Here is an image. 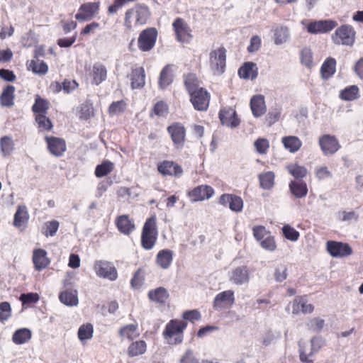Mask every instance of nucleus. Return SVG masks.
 <instances>
[{
	"instance_id": "obj_1",
	"label": "nucleus",
	"mask_w": 363,
	"mask_h": 363,
	"mask_svg": "<svg viewBox=\"0 0 363 363\" xmlns=\"http://www.w3.org/2000/svg\"><path fill=\"white\" fill-rule=\"evenodd\" d=\"M151 15L149 7L143 4H137L125 13L124 26L131 30L133 27L147 23Z\"/></svg>"
},
{
	"instance_id": "obj_2",
	"label": "nucleus",
	"mask_w": 363,
	"mask_h": 363,
	"mask_svg": "<svg viewBox=\"0 0 363 363\" xmlns=\"http://www.w3.org/2000/svg\"><path fill=\"white\" fill-rule=\"evenodd\" d=\"M187 327V322L179 319L170 320L162 332L164 340L169 345H179L184 340V331Z\"/></svg>"
},
{
	"instance_id": "obj_3",
	"label": "nucleus",
	"mask_w": 363,
	"mask_h": 363,
	"mask_svg": "<svg viewBox=\"0 0 363 363\" xmlns=\"http://www.w3.org/2000/svg\"><path fill=\"white\" fill-rule=\"evenodd\" d=\"M158 228L157 217L154 214L147 218L142 228L140 245L145 250H152L157 240Z\"/></svg>"
},
{
	"instance_id": "obj_4",
	"label": "nucleus",
	"mask_w": 363,
	"mask_h": 363,
	"mask_svg": "<svg viewBox=\"0 0 363 363\" xmlns=\"http://www.w3.org/2000/svg\"><path fill=\"white\" fill-rule=\"evenodd\" d=\"M227 50L221 45L209 53V68L214 75L223 74L226 69Z\"/></svg>"
},
{
	"instance_id": "obj_5",
	"label": "nucleus",
	"mask_w": 363,
	"mask_h": 363,
	"mask_svg": "<svg viewBox=\"0 0 363 363\" xmlns=\"http://www.w3.org/2000/svg\"><path fill=\"white\" fill-rule=\"evenodd\" d=\"M356 32L350 25H342L332 35V40L336 45H352L355 40Z\"/></svg>"
},
{
	"instance_id": "obj_6",
	"label": "nucleus",
	"mask_w": 363,
	"mask_h": 363,
	"mask_svg": "<svg viewBox=\"0 0 363 363\" xmlns=\"http://www.w3.org/2000/svg\"><path fill=\"white\" fill-rule=\"evenodd\" d=\"M158 35L157 30L149 27L143 30L138 38V47L142 52H150L155 46Z\"/></svg>"
},
{
	"instance_id": "obj_7",
	"label": "nucleus",
	"mask_w": 363,
	"mask_h": 363,
	"mask_svg": "<svg viewBox=\"0 0 363 363\" xmlns=\"http://www.w3.org/2000/svg\"><path fill=\"white\" fill-rule=\"evenodd\" d=\"M176 40L181 43H190L193 39L192 30L182 18H177L172 23Z\"/></svg>"
},
{
	"instance_id": "obj_8",
	"label": "nucleus",
	"mask_w": 363,
	"mask_h": 363,
	"mask_svg": "<svg viewBox=\"0 0 363 363\" xmlns=\"http://www.w3.org/2000/svg\"><path fill=\"white\" fill-rule=\"evenodd\" d=\"M170 136L173 145L177 150L184 148L186 143V128L183 124L179 122H174L167 128Z\"/></svg>"
},
{
	"instance_id": "obj_9",
	"label": "nucleus",
	"mask_w": 363,
	"mask_h": 363,
	"mask_svg": "<svg viewBox=\"0 0 363 363\" xmlns=\"http://www.w3.org/2000/svg\"><path fill=\"white\" fill-rule=\"evenodd\" d=\"M189 101L198 111H206L210 105L211 94L206 88L199 89L189 94Z\"/></svg>"
},
{
	"instance_id": "obj_10",
	"label": "nucleus",
	"mask_w": 363,
	"mask_h": 363,
	"mask_svg": "<svg viewBox=\"0 0 363 363\" xmlns=\"http://www.w3.org/2000/svg\"><path fill=\"white\" fill-rule=\"evenodd\" d=\"M94 270L96 274L110 281H115L118 278V272L113 263L106 260H96L94 264Z\"/></svg>"
},
{
	"instance_id": "obj_11",
	"label": "nucleus",
	"mask_w": 363,
	"mask_h": 363,
	"mask_svg": "<svg viewBox=\"0 0 363 363\" xmlns=\"http://www.w3.org/2000/svg\"><path fill=\"white\" fill-rule=\"evenodd\" d=\"M99 1L86 2L79 6L74 17L79 22L89 21L99 14Z\"/></svg>"
},
{
	"instance_id": "obj_12",
	"label": "nucleus",
	"mask_w": 363,
	"mask_h": 363,
	"mask_svg": "<svg viewBox=\"0 0 363 363\" xmlns=\"http://www.w3.org/2000/svg\"><path fill=\"white\" fill-rule=\"evenodd\" d=\"M318 144L323 154L325 156L335 155L341 148V145L336 136L324 134L318 139Z\"/></svg>"
},
{
	"instance_id": "obj_13",
	"label": "nucleus",
	"mask_w": 363,
	"mask_h": 363,
	"mask_svg": "<svg viewBox=\"0 0 363 363\" xmlns=\"http://www.w3.org/2000/svg\"><path fill=\"white\" fill-rule=\"evenodd\" d=\"M215 194L213 188L207 184L199 185L186 192L191 202H199L211 199Z\"/></svg>"
},
{
	"instance_id": "obj_14",
	"label": "nucleus",
	"mask_w": 363,
	"mask_h": 363,
	"mask_svg": "<svg viewBox=\"0 0 363 363\" xmlns=\"http://www.w3.org/2000/svg\"><path fill=\"white\" fill-rule=\"evenodd\" d=\"M327 252L333 257H345L353 253L352 248L347 242L328 240L326 242Z\"/></svg>"
},
{
	"instance_id": "obj_15",
	"label": "nucleus",
	"mask_w": 363,
	"mask_h": 363,
	"mask_svg": "<svg viewBox=\"0 0 363 363\" xmlns=\"http://www.w3.org/2000/svg\"><path fill=\"white\" fill-rule=\"evenodd\" d=\"M235 295L233 290H226L218 293L213 301V307L216 311L230 309L235 303Z\"/></svg>"
},
{
	"instance_id": "obj_16",
	"label": "nucleus",
	"mask_w": 363,
	"mask_h": 363,
	"mask_svg": "<svg viewBox=\"0 0 363 363\" xmlns=\"http://www.w3.org/2000/svg\"><path fill=\"white\" fill-rule=\"evenodd\" d=\"M44 139L48 150L52 155L60 157L67 151V144L65 139L52 135H46Z\"/></svg>"
},
{
	"instance_id": "obj_17",
	"label": "nucleus",
	"mask_w": 363,
	"mask_h": 363,
	"mask_svg": "<svg viewBox=\"0 0 363 363\" xmlns=\"http://www.w3.org/2000/svg\"><path fill=\"white\" fill-rule=\"evenodd\" d=\"M337 26V23L334 20L312 21L307 24L306 30L311 34L326 33Z\"/></svg>"
},
{
	"instance_id": "obj_18",
	"label": "nucleus",
	"mask_w": 363,
	"mask_h": 363,
	"mask_svg": "<svg viewBox=\"0 0 363 363\" xmlns=\"http://www.w3.org/2000/svg\"><path fill=\"white\" fill-rule=\"evenodd\" d=\"M158 172L164 177L170 176L176 178L183 174L182 167L177 162L171 160H164L157 164Z\"/></svg>"
},
{
	"instance_id": "obj_19",
	"label": "nucleus",
	"mask_w": 363,
	"mask_h": 363,
	"mask_svg": "<svg viewBox=\"0 0 363 363\" xmlns=\"http://www.w3.org/2000/svg\"><path fill=\"white\" fill-rule=\"evenodd\" d=\"M220 121L223 125L234 128L240 125V120L238 116L236 111L232 107H224L218 113Z\"/></svg>"
},
{
	"instance_id": "obj_20",
	"label": "nucleus",
	"mask_w": 363,
	"mask_h": 363,
	"mask_svg": "<svg viewBox=\"0 0 363 363\" xmlns=\"http://www.w3.org/2000/svg\"><path fill=\"white\" fill-rule=\"evenodd\" d=\"M32 262L35 271L40 272L45 269L50 264L51 260L48 252L42 248H35L33 251Z\"/></svg>"
},
{
	"instance_id": "obj_21",
	"label": "nucleus",
	"mask_w": 363,
	"mask_h": 363,
	"mask_svg": "<svg viewBox=\"0 0 363 363\" xmlns=\"http://www.w3.org/2000/svg\"><path fill=\"white\" fill-rule=\"evenodd\" d=\"M222 206H227L235 212H240L243 208V201L240 196L232 194H222L218 201Z\"/></svg>"
},
{
	"instance_id": "obj_22",
	"label": "nucleus",
	"mask_w": 363,
	"mask_h": 363,
	"mask_svg": "<svg viewBox=\"0 0 363 363\" xmlns=\"http://www.w3.org/2000/svg\"><path fill=\"white\" fill-rule=\"evenodd\" d=\"M29 213L26 205H18L13 216V225L21 231L24 230L29 220Z\"/></svg>"
},
{
	"instance_id": "obj_23",
	"label": "nucleus",
	"mask_w": 363,
	"mask_h": 363,
	"mask_svg": "<svg viewBox=\"0 0 363 363\" xmlns=\"http://www.w3.org/2000/svg\"><path fill=\"white\" fill-rule=\"evenodd\" d=\"M115 225L118 230L125 235H130L135 230L134 220L126 214L117 216Z\"/></svg>"
},
{
	"instance_id": "obj_24",
	"label": "nucleus",
	"mask_w": 363,
	"mask_h": 363,
	"mask_svg": "<svg viewBox=\"0 0 363 363\" xmlns=\"http://www.w3.org/2000/svg\"><path fill=\"white\" fill-rule=\"evenodd\" d=\"M107 68L101 62H95L90 70L89 76L91 83L94 85H99L107 79Z\"/></svg>"
},
{
	"instance_id": "obj_25",
	"label": "nucleus",
	"mask_w": 363,
	"mask_h": 363,
	"mask_svg": "<svg viewBox=\"0 0 363 363\" xmlns=\"http://www.w3.org/2000/svg\"><path fill=\"white\" fill-rule=\"evenodd\" d=\"M289 308H291L293 314H298L301 312L306 313H311L314 310V306L311 303H308L303 296H297L289 305Z\"/></svg>"
},
{
	"instance_id": "obj_26",
	"label": "nucleus",
	"mask_w": 363,
	"mask_h": 363,
	"mask_svg": "<svg viewBox=\"0 0 363 363\" xmlns=\"http://www.w3.org/2000/svg\"><path fill=\"white\" fill-rule=\"evenodd\" d=\"M230 280L237 285L246 284L250 280V274L246 266L238 267L230 274Z\"/></svg>"
},
{
	"instance_id": "obj_27",
	"label": "nucleus",
	"mask_w": 363,
	"mask_h": 363,
	"mask_svg": "<svg viewBox=\"0 0 363 363\" xmlns=\"http://www.w3.org/2000/svg\"><path fill=\"white\" fill-rule=\"evenodd\" d=\"M147 296L150 301L163 306L168 301L169 294L164 287L160 286L150 290Z\"/></svg>"
},
{
	"instance_id": "obj_28",
	"label": "nucleus",
	"mask_w": 363,
	"mask_h": 363,
	"mask_svg": "<svg viewBox=\"0 0 363 363\" xmlns=\"http://www.w3.org/2000/svg\"><path fill=\"white\" fill-rule=\"evenodd\" d=\"M250 108L256 118L264 115L267 111L264 96L261 94L253 96L250 99Z\"/></svg>"
},
{
	"instance_id": "obj_29",
	"label": "nucleus",
	"mask_w": 363,
	"mask_h": 363,
	"mask_svg": "<svg viewBox=\"0 0 363 363\" xmlns=\"http://www.w3.org/2000/svg\"><path fill=\"white\" fill-rule=\"evenodd\" d=\"M173 65H165L160 72L158 79V86L161 89H164L169 86L174 79Z\"/></svg>"
},
{
	"instance_id": "obj_30",
	"label": "nucleus",
	"mask_w": 363,
	"mask_h": 363,
	"mask_svg": "<svg viewBox=\"0 0 363 363\" xmlns=\"http://www.w3.org/2000/svg\"><path fill=\"white\" fill-rule=\"evenodd\" d=\"M183 80L184 87L189 95L203 88L200 86L201 81L195 73L190 72L184 74Z\"/></svg>"
},
{
	"instance_id": "obj_31",
	"label": "nucleus",
	"mask_w": 363,
	"mask_h": 363,
	"mask_svg": "<svg viewBox=\"0 0 363 363\" xmlns=\"http://www.w3.org/2000/svg\"><path fill=\"white\" fill-rule=\"evenodd\" d=\"M132 89H141L145 86V73L143 67L133 68L130 74Z\"/></svg>"
},
{
	"instance_id": "obj_32",
	"label": "nucleus",
	"mask_w": 363,
	"mask_h": 363,
	"mask_svg": "<svg viewBox=\"0 0 363 363\" xmlns=\"http://www.w3.org/2000/svg\"><path fill=\"white\" fill-rule=\"evenodd\" d=\"M238 75L240 78L245 79H254L258 75V68L257 65L252 62H247L243 64L238 69Z\"/></svg>"
},
{
	"instance_id": "obj_33",
	"label": "nucleus",
	"mask_w": 363,
	"mask_h": 363,
	"mask_svg": "<svg viewBox=\"0 0 363 363\" xmlns=\"http://www.w3.org/2000/svg\"><path fill=\"white\" fill-rule=\"evenodd\" d=\"M173 251L169 249L160 250L156 255V264L163 269H168L173 261Z\"/></svg>"
},
{
	"instance_id": "obj_34",
	"label": "nucleus",
	"mask_w": 363,
	"mask_h": 363,
	"mask_svg": "<svg viewBox=\"0 0 363 363\" xmlns=\"http://www.w3.org/2000/svg\"><path fill=\"white\" fill-rule=\"evenodd\" d=\"M291 193L297 199H302L308 194V186L306 182L298 180H293L289 183Z\"/></svg>"
},
{
	"instance_id": "obj_35",
	"label": "nucleus",
	"mask_w": 363,
	"mask_h": 363,
	"mask_svg": "<svg viewBox=\"0 0 363 363\" xmlns=\"http://www.w3.org/2000/svg\"><path fill=\"white\" fill-rule=\"evenodd\" d=\"M15 87L13 85H7L0 95V104L2 106L11 107L14 104Z\"/></svg>"
},
{
	"instance_id": "obj_36",
	"label": "nucleus",
	"mask_w": 363,
	"mask_h": 363,
	"mask_svg": "<svg viewBox=\"0 0 363 363\" xmlns=\"http://www.w3.org/2000/svg\"><path fill=\"white\" fill-rule=\"evenodd\" d=\"M147 351V343L140 340L132 342L127 349V354L130 357H134L145 354Z\"/></svg>"
},
{
	"instance_id": "obj_37",
	"label": "nucleus",
	"mask_w": 363,
	"mask_h": 363,
	"mask_svg": "<svg viewBox=\"0 0 363 363\" xmlns=\"http://www.w3.org/2000/svg\"><path fill=\"white\" fill-rule=\"evenodd\" d=\"M281 143L284 148L291 153L296 152L302 146L301 140L298 137L294 135L283 137Z\"/></svg>"
},
{
	"instance_id": "obj_38",
	"label": "nucleus",
	"mask_w": 363,
	"mask_h": 363,
	"mask_svg": "<svg viewBox=\"0 0 363 363\" xmlns=\"http://www.w3.org/2000/svg\"><path fill=\"white\" fill-rule=\"evenodd\" d=\"M60 301L66 306H75L78 304L77 291L67 289L59 294Z\"/></svg>"
},
{
	"instance_id": "obj_39",
	"label": "nucleus",
	"mask_w": 363,
	"mask_h": 363,
	"mask_svg": "<svg viewBox=\"0 0 363 363\" xmlns=\"http://www.w3.org/2000/svg\"><path fill=\"white\" fill-rule=\"evenodd\" d=\"M118 334L121 337L129 340H133L140 335L138 331V325L135 324H128L121 327L118 330Z\"/></svg>"
},
{
	"instance_id": "obj_40",
	"label": "nucleus",
	"mask_w": 363,
	"mask_h": 363,
	"mask_svg": "<svg viewBox=\"0 0 363 363\" xmlns=\"http://www.w3.org/2000/svg\"><path fill=\"white\" fill-rule=\"evenodd\" d=\"M336 71V60L333 57H328L323 63L320 72L323 78L328 79L332 77Z\"/></svg>"
},
{
	"instance_id": "obj_41",
	"label": "nucleus",
	"mask_w": 363,
	"mask_h": 363,
	"mask_svg": "<svg viewBox=\"0 0 363 363\" xmlns=\"http://www.w3.org/2000/svg\"><path fill=\"white\" fill-rule=\"evenodd\" d=\"M359 97V89L357 85L347 86L340 92V98L344 101H354Z\"/></svg>"
},
{
	"instance_id": "obj_42",
	"label": "nucleus",
	"mask_w": 363,
	"mask_h": 363,
	"mask_svg": "<svg viewBox=\"0 0 363 363\" xmlns=\"http://www.w3.org/2000/svg\"><path fill=\"white\" fill-rule=\"evenodd\" d=\"M31 331L28 328H21L14 332L12 336V340L16 345H22L31 338Z\"/></svg>"
},
{
	"instance_id": "obj_43",
	"label": "nucleus",
	"mask_w": 363,
	"mask_h": 363,
	"mask_svg": "<svg viewBox=\"0 0 363 363\" xmlns=\"http://www.w3.org/2000/svg\"><path fill=\"white\" fill-rule=\"evenodd\" d=\"M28 69L33 73L40 75H44L48 72V65L44 61L40 60L38 58L31 60L29 62Z\"/></svg>"
},
{
	"instance_id": "obj_44",
	"label": "nucleus",
	"mask_w": 363,
	"mask_h": 363,
	"mask_svg": "<svg viewBox=\"0 0 363 363\" xmlns=\"http://www.w3.org/2000/svg\"><path fill=\"white\" fill-rule=\"evenodd\" d=\"M49 107L50 104L47 99L37 96L35 99V103L32 106V111L35 114V116L38 114H47Z\"/></svg>"
},
{
	"instance_id": "obj_45",
	"label": "nucleus",
	"mask_w": 363,
	"mask_h": 363,
	"mask_svg": "<svg viewBox=\"0 0 363 363\" xmlns=\"http://www.w3.org/2000/svg\"><path fill=\"white\" fill-rule=\"evenodd\" d=\"M287 170L291 176L297 179L296 181L306 177L308 172L306 167L296 163L289 164Z\"/></svg>"
},
{
	"instance_id": "obj_46",
	"label": "nucleus",
	"mask_w": 363,
	"mask_h": 363,
	"mask_svg": "<svg viewBox=\"0 0 363 363\" xmlns=\"http://www.w3.org/2000/svg\"><path fill=\"white\" fill-rule=\"evenodd\" d=\"M114 169V164L109 160H104L98 164L95 169V176L98 178L103 177L111 173Z\"/></svg>"
},
{
	"instance_id": "obj_47",
	"label": "nucleus",
	"mask_w": 363,
	"mask_h": 363,
	"mask_svg": "<svg viewBox=\"0 0 363 363\" xmlns=\"http://www.w3.org/2000/svg\"><path fill=\"white\" fill-rule=\"evenodd\" d=\"M35 120L40 131H50L53 128V124L46 114H38L35 116Z\"/></svg>"
},
{
	"instance_id": "obj_48",
	"label": "nucleus",
	"mask_w": 363,
	"mask_h": 363,
	"mask_svg": "<svg viewBox=\"0 0 363 363\" xmlns=\"http://www.w3.org/2000/svg\"><path fill=\"white\" fill-rule=\"evenodd\" d=\"M94 327L91 323L82 325L78 330L77 336L80 341L84 342L90 340L93 337Z\"/></svg>"
},
{
	"instance_id": "obj_49",
	"label": "nucleus",
	"mask_w": 363,
	"mask_h": 363,
	"mask_svg": "<svg viewBox=\"0 0 363 363\" xmlns=\"http://www.w3.org/2000/svg\"><path fill=\"white\" fill-rule=\"evenodd\" d=\"M274 174L267 172L259 175L260 186L264 189H270L274 184Z\"/></svg>"
},
{
	"instance_id": "obj_50",
	"label": "nucleus",
	"mask_w": 363,
	"mask_h": 363,
	"mask_svg": "<svg viewBox=\"0 0 363 363\" xmlns=\"http://www.w3.org/2000/svg\"><path fill=\"white\" fill-rule=\"evenodd\" d=\"M289 30L286 27L279 26L274 29V40L276 45H281L287 41Z\"/></svg>"
},
{
	"instance_id": "obj_51",
	"label": "nucleus",
	"mask_w": 363,
	"mask_h": 363,
	"mask_svg": "<svg viewBox=\"0 0 363 363\" xmlns=\"http://www.w3.org/2000/svg\"><path fill=\"white\" fill-rule=\"evenodd\" d=\"M169 112V106L164 101H157L150 111V116L155 115L159 117H165Z\"/></svg>"
},
{
	"instance_id": "obj_52",
	"label": "nucleus",
	"mask_w": 363,
	"mask_h": 363,
	"mask_svg": "<svg viewBox=\"0 0 363 363\" xmlns=\"http://www.w3.org/2000/svg\"><path fill=\"white\" fill-rule=\"evenodd\" d=\"M320 339L318 337H313L311 340V346H312V352H311L308 354H306L302 350H300V359L302 362L304 363H313V360L309 359V357L312 356L314 352L318 351V350L320 347L319 345Z\"/></svg>"
},
{
	"instance_id": "obj_53",
	"label": "nucleus",
	"mask_w": 363,
	"mask_h": 363,
	"mask_svg": "<svg viewBox=\"0 0 363 363\" xmlns=\"http://www.w3.org/2000/svg\"><path fill=\"white\" fill-rule=\"evenodd\" d=\"M1 151L4 156H9L14 149V143L11 138L4 136L0 140Z\"/></svg>"
},
{
	"instance_id": "obj_54",
	"label": "nucleus",
	"mask_w": 363,
	"mask_h": 363,
	"mask_svg": "<svg viewBox=\"0 0 363 363\" xmlns=\"http://www.w3.org/2000/svg\"><path fill=\"white\" fill-rule=\"evenodd\" d=\"M60 223L57 220H53L45 223L42 233L45 237L54 236L58 230Z\"/></svg>"
},
{
	"instance_id": "obj_55",
	"label": "nucleus",
	"mask_w": 363,
	"mask_h": 363,
	"mask_svg": "<svg viewBox=\"0 0 363 363\" xmlns=\"http://www.w3.org/2000/svg\"><path fill=\"white\" fill-rule=\"evenodd\" d=\"M301 63L306 67L311 68L313 65V52L310 48H304L300 52Z\"/></svg>"
},
{
	"instance_id": "obj_56",
	"label": "nucleus",
	"mask_w": 363,
	"mask_h": 363,
	"mask_svg": "<svg viewBox=\"0 0 363 363\" xmlns=\"http://www.w3.org/2000/svg\"><path fill=\"white\" fill-rule=\"evenodd\" d=\"M282 233L284 238L289 240L295 242L298 240L300 234L295 228L289 225H284L282 227Z\"/></svg>"
},
{
	"instance_id": "obj_57",
	"label": "nucleus",
	"mask_w": 363,
	"mask_h": 363,
	"mask_svg": "<svg viewBox=\"0 0 363 363\" xmlns=\"http://www.w3.org/2000/svg\"><path fill=\"white\" fill-rule=\"evenodd\" d=\"M257 152L260 155H265L269 149V142L267 138H259L254 143Z\"/></svg>"
},
{
	"instance_id": "obj_58",
	"label": "nucleus",
	"mask_w": 363,
	"mask_h": 363,
	"mask_svg": "<svg viewBox=\"0 0 363 363\" xmlns=\"http://www.w3.org/2000/svg\"><path fill=\"white\" fill-rule=\"evenodd\" d=\"M144 270L140 267L133 274L130 280V284L132 287L135 289L140 288L144 282Z\"/></svg>"
},
{
	"instance_id": "obj_59",
	"label": "nucleus",
	"mask_w": 363,
	"mask_h": 363,
	"mask_svg": "<svg viewBox=\"0 0 363 363\" xmlns=\"http://www.w3.org/2000/svg\"><path fill=\"white\" fill-rule=\"evenodd\" d=\"M315 176L318 180L332 178L333 173L327 166H320L315 169Z\"/></svg>"
},
{
	"instance_id": "obj_60",
	"label": "nucleus",
	"mask_w": 363,
	"mask_h": 363,
	"mask_svg": "<svg viewBox=\"0 0 363 363\" xmlns=\"http://www.w3.org/2000/svg\"><path fill=\"white\" fill-rule=\"evenodd\" d=\"M11 316V305L7 301L0 303V321L4 323Z\"/></svg>"
},
{
	"instance_id": "obj_61",
	"label": "nucleus",
	"mask_w": 363,
	"mask_h": 363,
	"mask_svg": "<svg viewBox=\"0 0 363 363\" xmlns=\"http://www.w3.org/2000/svg\"><path fill=\"white\" fill-rule=\"evenodd\" d=\"M126 107V103L123 100L113 101L108 107V113L116 115L124 111Z\"/></svg>"
},
{
	"instance_id": "obj_62",
	"label": "nucleus",
	"mask_w": 363,
	"mask_h": 363,
	"mask_svg": "<svg viewBox=\"0 0 363 363\" xmlns=\"http://www.w3.org/2000/svg\"><path fill=\"white\" fill-rule=\"evenodd\" d=\"M260 245L264 250L271 252H273L277 249L274 237L270 234L260 241Z\"/></svg>"
},
{
	"instance_id": "obj_63",
	"label": "nucleus",
	"mask_w": 363,
	"mask_h": 363,
	"mask_svg": "<svg viewBox=\"0 0 363 363\" xmlns=\"http://www.w3.org/2000/svg\"><path fill=\"white\" fill-rule=\"evenodd\" d=\"M182 318L184 321H189L194 323L195 321L199 320L201 318V313L196 310H189L184 311L182 315Z\"/></svg>"
},
{
	"instance_id": "obj_64",
	"label": "nucleus",
	"mask_w": 363,
	"mask_h": 363,
	"mask_svg": "<svg viewBox=\"0 0 363 363\" xmlns=\"http://www.w3.org/2000/svg\"><path fill=\"white\" fill-rule=\"evenodd\" d=\"M39 299L40 297L37 293L22 294L19 298L23 305L35 303Z\"/></svg>"
}]
</instances>
